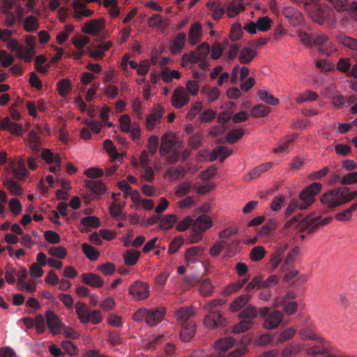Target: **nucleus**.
<instances>
[{"mask_svg": "<svg viewBox=\"0 0 357 357\" xmlns=\"http://www.w3.org/2000/svg\"><path fill=\"white\" fill-rule=\"evenodd\" d=\"M332 217H327L321 220L320 215L312 217L311 215L303 218V213H300L289 220L284 225V229L291 227H296L300 231H307L311 234L315 232L320 226H324L330 223Z\"/></svg>", "mask_w": 357, "mask_h": 357, "instance_id": "1", "label": "nucleus"}, {"mask_svg": "<svg viewBox=\"0 0 357 357\" xmlns=\"http://www.w3.org/2000/svg\"><path fill=\"white\" fill-rule=\"evenodd\" d=\"M243 0H233L227 6V13L229 17H234L237 15L243 8Z\"/></svg>", "mask_w": 357, "mask_h": 357, "instance_id": "31", "label": "nucleus"}, {"mask_svg": "<svg viewBox=\"0 0 357 357\" xmlns=\"http://www.w3.org/2000/svg\"><path fill=\"white\" fill-rule=\"evenodd\" d=\"M105 27V20L102 17L89 20L82 28V31L84 33L91 35H97L99 31Z\"/></svg>", "mask_w": 357, "mask_h": 357, "instance_id": "12", "label": "nucleus"}, {"mask_svg": "<svg viewBox=\"0 0 357 357\" xmlns=\"http://www.w3.org/2000/svg\"><path fill=\"white\" fill-rule=\"evenodd\" d=\"M48 254L59 259H64L67 255V250L62 246H54L49 248Z\"/></svg>", "mask_w": 357, "mask_h": 357, "instance_id": "50", "label": "nucleus"}, {"mask_svg": "<svg viewBox=\"0 0 357 357\" xmlns=\"http://www.w3.org/2000/svg\"><path fill=\"white\" fill-rule=\"evenodd\" d=\"M16 274V268L11 264H7L5 266V279L10 284H14L16 282L14 275Z\"/></svg>", "mask_w": 357, "mask_h": 357, "instance_id": "46", "label": "nucleus"}, {"mask_svg": "<svg viewBox=\"0 0 357 357\" xmlns=\"http://www.w3.org/2000/svg\"><path fill=\"white\" fill-rule=\"evenodd\" d=\"M186 41V34L184 32H180L172 40V44L169 46V50L173 54H177L180 53Z\"/></svg>", "mask_w": 357, "mask_h": 357, "instance_id": "18", "label": "nucleus"}, {"mask_svg": "<svg viewBox=\"0 0 357 357\" xmlns=\"http://www.w3.org/2000/svg\"><path fill=\"white\" fill-rule=\"evenodd\" d=\"M266 251L262 246L258 245L253 248L250 253V258L253 261H259L265 256Z\"/></svg>", "mask_w": 357, "mask_h": 357, "instance_id": "44", "label": "nucleus"}, {"mask_svg": "<svg viewBox=\"0 0 357 357\" xmlns=\"http://www.w3.org/2000/svg\"><path fill=\"white\" fill-rule=\"evenodd\" d=\"M205 248L202 245L193 246L185 250V258L188 262L194 263L197 260V257L204 255Z\"/></svg>", "mask_w": 357, "mask_h": 357, "instance_id": "26", "label": "nucleus"}, {"mask_svg": "<svg viewBox=\"0 0 357 357\" xmlns=\"http://www.w3.org/2000/svg\"><path fill=\"white\" fill-rule=\"evenodd\" d=\"M202 31V26L199 22H196L191 25L188 33V40L190 45H195L200 41Z\"/></svg>", "mask_w": 357, "mask_h": 357, "instance_id": "19", "label": "nucleus"}, {"mask_svg": "<svg viewBox=\"0 0 357 357\" xmlns=\"http://www.w3.org/2000/svg\"><path fill=\"white\" fill-rule=\"evenodd\" d=\"M257 95L262 101L267 104L271 105H277L279 104V100L269 93L266 90H259Z\"/></svg>", "mask_w": 357, "mask_h": 357, "instance_id": "35", "label": "nucleus"}, {"mask_svg": "<svg viewBox=\"0 0 357 357\" xmlns=\"http://www.w3.org/2000/svg\"><path fill=\"white\" fill-rule=\"evenodd\" d=\"M298 36L300 40L305 46L308 47H313V33L310 34L305 31H299Z\"/></svg>", "mask_w": 357, "mask_h": 357, "instance_id": "59", "label": "nucleus"}, {"mask_svg": "<svg viewBox=\"0 0 357 357\" xmlns=\"http://www.w3.org/2000/svg\"><path fill=\"white\" fill-rule=\"evenodd\" d=\"M224 47H222L219 43H215L213 45L211 48V57L213 59H218L222 56L225 47L228 45V41L227 40L224 41Z\"/></svg>", "mask_w": 357, "mask_h": 357, "instance_id": "55", "label": "nucleus"}, {"mask_svg": "<svg viewBox=\"0 0 357 357\" xmlns=\"http://www.w3.org/2000/svg\"><path fill=\"white\" fill-rule=\"evenodd\" d=\"M162 80L166 83H170L174 78L179 79L180 73L176 70H171L168 68L164 70L160 74Z\"/></svg>", "mask_w": 357, "mask_h": 357, "instance_id": "45", "label": "nucleus"}, {"mask_svg": "<svg viewBox=\"0 0 357 357\" xmlns=\"http://www.w3.org/2000/svg\"><path fill=\"white\" fill-rule=\"evenodd\" d=\"M315 1L316 0H308L305 2L304 5L306 8L312 6L314 9V13L312 14V20L319 24H322L327 18L329 10L327 8L312 5Z\"/></svg>", "mask_w": 357, "mask_h": 357, "instance_id": "11", "label": "nucleus"}, {"mask_svg": "<svg viewBox=\"0 0 357 357\" xmlns=\"http://www.w3.org/2000/svg\"><path fill=\"white\" fill-rule=\"evenodd\" d=\"M4 185L13 195H20L22 193V188L13 180L6 181Z\"/></svg>", "mask_w": 357, "mask_h": 357, "instance_id": "47", "label": "nucleus"}, {"mask_svg": "<svg viewBox=\"0 0 357 357\" xmlns=\"http://www.w3.org/2000/svg\"><path fill=\"white\" fill-rule=\"evenodd\" d=\"M256 55V52L249 47H245L239 53L238 60L242 64H248L252 61Z\"/></svg>", "mask_w": 357, "mask_h": 357, "instance_id": "28", "label": "nucleus"}, {"mask_svg": "<svg viewBox=\"0 0 357 357\" xmlns=\"http://www.w3.org/2000/svg\"><path fill=\"white\" fill-rule=\"evenodd\" d=\"M250 299L248 294H243L234 299L230 304L229 309L231 312H236L245 307Z\"/></svg>", "mask_w": 357, "mask_h": 357, "instance_id": "25", "label": "nucleus"}, {"mask_svg": "<svg viewBox=\"0 0 357 357\" xmlns=\"http://www.w3.org/2000/svg\"><path fill=\"white\" fill-rule=\"evenodd\" d=\"M44 236L46 241L52 244L59 243L61 240L59 234L52 230L45 231L44 232Z\"/></svg>", "mask_w": 357, "mask_h": 357, "instance_id": "64", "label": "nucleus"}, {"mask_svg": "<svg viewBox=\"0 0 357 357\" xmlns=\"http://www.w3.org/2000/svg\"><path fill=\"white\" fill-rule=\"evenodd\" d=\"M321 188V183L314 182L301 191L298 199L301 200V209H306L313 204L315 195L319 192Z\"/></svg>", "mask_w": 357, "mask_h": 357, "instance_id": "3", "label": "nucleus"}, {"mask_svg": "<svg viewBox=\"0 0 357 357\" xmlns=\"http://www.w3.org/2000/svg\"><path fill=\"white\" fill-rule=\"evenodd\" d=\"M212 226L211 218L205 214L199 215L194 222L192 228L195 231L203 233Z\"/></svg>", "mask_w": 357, "mask_h": 357, "instance_id": "17", "label": "nucleus"}, {"mask_svg": "<svg viewBox=\"0 0 357 357\" xmlns=\"http://www.w3.org/2000/svg\"><path fill=\"white\" fill-rule=\"evenodd\" d=\"M235 344V339L233 337H226L220 338L215 342V349L225 353L233 347Z\"/></svg>", "mask_w": 357, "mask_h": 357, "instance_id": "27", "label": "nucleus"}, {"mask_svg": "<svg viewBox=\"0 0 357 357\" xmlns=\"http://www.w3.org/2000/svg\"><path fill=\"white\" fill-rule=\"evenodd\" d=\"M226 245L227 241L225 240L216 241L210 248L209 253L211 256L213 257L218 256Z\"/></svg>", "mask_w": 357, "mask_h": 357, "instance_id": "53", "label": "nucleus"}, {"mask_svg": "<svg viewBox=\"0 0 357 357\" xmlns=\"http://www.w3.org/2000/svg\"><path fill=\"white\" fill-rule=\"evenodd\" d=\"M251 325L250 321L241 319L239 323L232 326L231 331L235 334H239L249 330Z\"/></svg>", "mask_w": 357, "mask_h": 357, "instance_id": "51", "label": "nucleus"}, {"mask_svg": "<svg viewBox=\"0 0 357 357\" xmlns=\"http://www.w3.org/2000/svg\"><path fill=\"white\" fill-rule=\"evenodd\" d=\"M272 167L271 162H267L264 164H261L258 167L254 168L250 173V177L252 178H255L259 177L263 172H266Z\"/></svg>", "mask_w": 357, "mask_h": 357, "instance_id": "52", "label": "nucleus"}, {"mask_svg": "<svg viewBox=\"0 0 357 357\" xmlns=\"http://www.w3.org/2000/svg\"><path fill=\"white\" fill-rule=\"evenodd\" d=\"M262 277L261 275L255 276L252 280L247 284L245 288V294H248L255 289H260L262 287L261 285Z\"/></svg>", "mask_w": 357, "mask_h": 357, "instance_id": "54", "label": "nucleus"}, {"mask_svg": "<svg viewBox=\"0 0 357 357\" xmlns=\"http://www.w3.org/2000/svg\"><path fill=\"white\" fill-rule=\"evenodd\" d=\"M270 112V109L268 106L259 104L256 105L250 111V114L255 118L264 117Z\"/></svg>", "mask_w": 357, "mask_h": 357, "instance_id": "34", "label": "nucleus"}, {"mask_svg": "<svg viewBox=\"0 0 357 357\" xmlns=\"http://www.w3.org/2000/svg\"><path fill=\"white\" fill-rule=\"evenodd\" d=\"M277 227L278 221L275 219L270 218L257 230V234L260 236L269 235L273 231L276 229Z\"/></svg>", "mask_w": 357, "mask_h": 357, "instance_id": "29", "label": "nucleus"}, {"mask_svg": "<svg viewBox=\"0 0 357 357\" xmlns=\"http://www.w3.org/2000/svg\"><path fill=\"white\" fill-rule=\"evenodd\" d=\"M176 222V216L174 214L166 215L160 222V228L164 230L172 228Z\"/></svg>", "mask_w": 357, "mask_h": 357, "instance_id": "39", "label": "nucleus"}, {"mask_svg": "<svg viewBox=\"0 0 357 357\" xmlns=\"http://www.w3.org/2000/svg\"><path fill=\"white\" fill-rule=\"evenodd\" d=\"M82 282L93 287L99 288L103 286V280L94 273H83L81 275Z\"/></svg>", "mask_w": 357, "mask_h": 357, "instance_id": "23", "label": "nucleus"}, {"mask_svg": "<svg viewBox=\"0 0 357 357\" xmlns=\"http://www.w3.org/2000/svg\"><path fill=\"white\" fill-rule=\"evenodd\" d=\"M57 91L61 96L65 97L71 89V84L69 79H63L56 83Z\"/></svg>", "mask_w": 357, "mask_h": 357, "instance_id": "36", "label": "nucleus"}, {"mask_svg": "<svg viewBox=\"0 0 357 357\" xmlns=\"http://www.w3.org/2000/svg\"><path fill=\"white\" fill-rule=\"evenodd\" d=\"M357 183V172L346 174L340 179L342 185H352Z\"/></svg>", "mask_w": 357, "mask_h": 357, "instance_id": "57", "label": "nucleus"}, {"mask_svg": "<svg viewBox=\"0 0 357 357\" xmlns=\"http://www.w3.org/2000/svg\"><path fill=\"white\" fill-rule=\"evenodd\" d=\"M195 313V307L192 306L182 307L176 311L174 316L177 321L183 324L188 322L189 319Z\"/></svg>", "mask_w": 357, "mask_h": 357, "instance_id": "20", "label": "nucleus"}, {"mask_svg": "<svg viewBox=\"0 0 357 357\" xmlns=\"http://www.w3.org/2000/svg\"><path fill=\"white\" fill-rule=\"evenodd\" d=\"M9 209L14 215H18L22 212V206L19 199L13 198L9 202Z\"/></svg>", "mask_w": 357, "mask_h": 357, "instance_id": "62", "label": "nucleus"}, {"mask_svg": "<svg viewBox=\"0 0 357 357\" xmlns=\"http://www.w3.org/2000/svg\"><path fill=\"white\" fill-rule=\"evenodd\" d=\"M190 97L183 87L179 86L175 89L172 96V105L176 109H180L188 104Z\"/></svg>", "mask_w": 357, "mask_h": 357, "instance_id": "10", "label": "nucleus"}, {"mask_svg": "<svg viewBox=\"0 0 357 357\" xmlns=\"http://www.w3.org/2000/svg\"><path fill=\"white\" fill-rule=\"evenodd\" d=\"M213 289V286L211 282V280L209 279H204L200 287V293L204 296H209Z\"/></svg>", "mask_w": 357, "mask_h": 357, "instance_id": "56", "label": "nucleus"}, {"mask_svg": "<svg viewBox=\"0 0 357 357\" xmlns=\"http://www.w3.org/2000/svg\"><path fill=\"white\" fill-rule=\"evenodd\" d=\"M228 321L220 311H210L204 319V324L208 328H222L227 326Z\"/></svg>", "mask_w": 357, "mask_h": 357, "instance_id": "5", "label": "nucleus"}, {"mask_svg": "<svg viewBox=\"0 0 357 357\" xmlns=\"http://www.w3.org/2000/svg\"><path fill=\"white\" fill-rule=\"evenodd\" d=\"M13 174L17 179L22 180L28 176L29 172L21 161L18 162L17 167L13 168Z\"/></svg>", "mask_w": 357, "mask_h": 357, "instance_id": "42", "label": "nucleus"}, {"mask_svg": "<svg viewBox=\"0 0 357 357\" xmlns=\"http://www.w3.org/2000/svg\"><path fill=\"white\" fill-rule=\"evenodd\" d=\"M39 28L37 18L33 15H29L24 22V29L27 32H33Z\"/></svg>", "mask_w": 357, "mask_h": 357, "instance_id": "33", "label": "nucleus"}, {"mask_svg": "<svg viewBox=\"0 0 357 357\" xmlns=\"http://www.w3.org/2000/svg\"><path fill=\"white\" fill-rule=\"evenodd\" d=\"M177 142L172 133H165L161 138V145L159 152L160 155L164 156L170 153L172 149L176 146Z\"/></svg>", "mask_w": 357, "mask_h": 357, "instance_id": "13", "label": "nucleus"}, {"mask_svg": "<svg viewBox=\"0 0 357 357\" xmlns=\"http://www.w3.org/2000/svg\"><path fill=\"white\" fill-rule=\"evenodd\" d=\"M128 292L135 300H144L149 296V285L141 281H136L130 286Z\"/></svg>", "mask_w": 357, "mask_h": 357, "instance_id": "7", "label": "nucleus"}, {"mask_svg": "<svg viewBox=\"0 0 357 357\" xmlns=\"http://www.w3.org/2000/svg\"><path fill=\"white\" fill-rule=\"evenodd\" d=\"M302 347L299 344H289L286 345L285 348L282 351L283 357H289L296 355L301 352Z\"/></svg>", "mask_w": 357, "mask_h": 357, "instance_id": "37", "label": "nucleus"}, {"mask_svg": "<svg viewBox=\"0 0 357 357\" xmlns=\"http://www.w3.org/2000/svg\"><path fill=\"white\" fill-rule=\"evenodd\" d=\"M75 312L82 323L86 324L90 321L91 313L86 304L77 302L75 305Z\"/></svg>", "mask_w": 357, "mask_h": 357, "instance_id": "22", "label": "nucleus"}, {"mask_svg": "<svg viewBox=\"0 0 357 357\" xmlns=\"http://www.w3.org/2000/svg\"><path fill=\"white\" fill-rule=\"evenodd\" d=\"M300 335L302 340H316L318 342H323L324 340L319 336L317 335L314 331L310 328H304L301 330Z\"/></svg>", "mask_w": 357, "mask_h": 357, "instance_id": "41", "label": "nucleus"}, {"mask_svg": "<svg viewBox=\"0 0 357 357\" xmlns=\"http://www.w3.org/2000/svg\"><path fill=\"white\" fill-rule=\"evenodd\" d=\"M158 144L159 139L156 135L149 137L146 146L151 155H154L156 153Z\"/></svg>", "mask_w": 357, "mask_h": 357, "instance_id": "63", "label": "nucleus"}, {"mask_svg": "<svg viewBox=\"0 0 357 357\" xmlns=\"http://www.w3.org/2000/svg\"><path fill=\"white\" fill-rule=\"evenodd\" d=\"M34 326L38 334H42L45 331L46 326L45 318L42 314H38L34 319Z\"/></svg>", "mask_w": 357, "mask_h": 357, "instance_id": "61", "label": "nucleus"}, {"mask_svg": "<svg viewBox=\"0 0 357 357\" xmlns=\"http://www.w3.org/2000/svg\"><path fill=\"white\" fill-rule=\"evenodd\" d=\"M210 52V46L207 43H202L197 46L196 51L185 53L182 56V65L185 66L188 63H197L200 59H207Z\"/></svg>", "mask_w": 357, "mask_h": 357, "instance_id": "4", "label": "nucleus"}, {"mask_svg": "<svg viewBox=\"0 0 357 357\" xmlns=\"http://www.w3.org/2000/svg\"><path fill=\"white\" fill-rule=\"evenodd\" d=\"M301 206L302 204H301V200L292 199L285 210V218L290 216L292 213L296 212V209L298 208L302 210Z\"/></svg>", "mask_w": 357, "mask_h": 357, "instance_id": "58", "label": "nucleus"}, {"mask_svg": "<svg viewBox=\"0 0 357 357\" xmlns=\"http://www.w3.org/2000/svg\"><path fill=\"white\" fill-rule=\"evenodd\" d=\"M296 331L293 328H289L282 331L276 340L277 344H280L291 340L295 335Z\"/></svg>", "mask_w": 357, "mask_h": 357, "instance_id": "49", "label": "nucleus"}, {"mask_svg": "<svg viewBox=\"0 0 357 357\" xmlns=\"http://www.w3.org/2000/svg\"><path fill=\"white\" fill-rule=\"evenodd\" d=\"M80 222L84 227L98 228L100 226V219L94 215L84 217Z\"/></svg>", "mask_w": 357, "mask_h": 357, "instance_id": "40", "label": "nucleus"}, {"mask_svg": "<svg viewBox=\"0 0 357 357\" xmlns=\"http://www.w3.org/2000/svg\"><path fill=\"white\" fill-rule=\"evenodd\" d=\"M245 132V130L241 128L233 129L227 134V141L230 144H234L243 137Z\"/></svg>", "mask_w": 357, "mask_h": 357, "instance_id": "38", "label": "nucleus"}, {"mask_svg": "<svg viewBox=\"0 0 357 357\" xmlns=\"http://www.w3.org/2000/svg\"><path fill=\"white\" fill-rule=\"evenodd\" d=\"M140 257V252L134 250H128L123 256L124 262L127 266H134Z\"/></svg>", "mask_w": 357, "mask_h": 357, "instance_id": "30", "label": "nucleus"}, {"mask_svg": "<svg viewBox=\"0 0 357 357\" xmlns=\"http://www.w3.org/2000/svg\"><path fill=\"white\" fill-rule=\"evenodd\" d=\"M82 249L86 257L91 261L97 260L100 255L99 252L87 243H84L82 245Z\"/></svg>", "mask_w": 357, "mask_h": 357, "instance_id": "32", "label": "nucleus"}, {"mask_svg": "<svg viewBox=\"0 0 357 357\" xmlns=\"http://www.w3.org/2000/svg\"><path fill=\"white\" fill-rule=\"evenodd\" d=\"M283 314L279 310L271 312L265 319L263 326L266 330H271L278 327L282 321Z\"/></svg>", "mask_w": 357, "mask_h": 357, "instance_id": "15", "label": "nucleus"}, {"mask_svg": "<svg viewBox=\"0 0 357 357\" xmlns=\"http://www.w3.org/2000/svg\"><path fill=\"white\" fill-rule=\"evenodd\" d=\"M163 108L158 106L155 107L151 114H149L146 119V126L147 130H152L157 123L160 122V120L162 117Z\"/></svg>", "mask_w": 357, "mask_h": 357, "instance_id": "16", "label": "nucleus"}, {"mask_svg": "<svg viewBox=\"0 0 357 357\" xmlns=\"http://www.w3.org/2000/svg\"><path fill=\"white\" fill-rule=\"evenodd\" d=\"M47 326L52 335L55 336L61 333L63 324L59 317L52 310H48L45 313Z\"/></svg>", "mask_w": 357, "mask_h": 357, "instance_id": "6", "label": "nucleus"}, {"mask_svg": "<svg viewBox=\"0 0 357 357\" xmlns=\"http://www.w3.org/2000/svg\"><path fill=\"white\" fill-rule=\"evenodd\" d=\"M243 35V28L239 22L233 24L230 31V39L232 41H236L241 38Z\"/></svg>", "mask_w": 357, "mask_h": 357, "instance_id": "48", "label": "nucleus"}, {"mask_svg": "<svg viewBox=\"0 0 357 357\" xmlns=\"http://www.w3.org/2000/svg\"><path fill=\"white\" fill-rule=\"evenodd\" d=\"M86 186L90 189L91 195L89 198L84 197L85 202H89L91 199H98L101 195L106 191V187L104 183L100 180H89L86 182Z\"/></svg>", "mask_w": 357, "mask_h": 357, "instance_id": "9", "label": "nucleus"}, {"mask_svg": "<svg viewBox=\"0 0 357 357\" xmlns=\"http://www.w3.org/2000/svg\"><path fill=\"white\" fill-rule=\"evenodd\" d=\"M258 315V310L256 307L252 305H247L238 314L241 319L250 321L252 324L253 320Z\"/></svg>", "mask_w": 357, "mask_h": 357, "instance_id": "24", "label": "nucleus"}, {"mask_svg": "<svg viewBox=\"0 0 357 357\" xmlns=\"http://www.w3.org/2000/svg\"><path fill=\"white\" fill-rule=\"evenodd\" d=\"M283 15L289 19L300 20L302 17L301 13L292 7H287L283 9Z\"/></svg>", "mask_w": 357, "mask_h": 357, "instance_id": "60", "label": "nucleus"}, {"mask_svg": "<svg viewBox=\"0 0 357 357\" xmlns=\"http://www.w3.org/2000/svg\"><path fill=\"white\" fill-rule=\"evenodd\" d=\"M338 40L345 47L352 50L357 51V40L347 36H340L337 38Z\"/></svg>", "mask_w": 357, "mask_h": 357, "instance_id": "43", "label": "nucleus"}, {"mask_svg": "<svg viewBox=\"0 0 357 357\" xmlns=\"http://www.w3.org/2000/svg\"><path fill=\"white\" fill-rule=\"evenodd\" d=\"M196 324L190 321L184 324L180 333L181 339L183 342H189L193 337L195 332Z\"/></svg>", "mask_w": 357, "mask_h": 357, "instance_id": "21", "label": "nucleus"}, {"mask_svg": "<svg viewBox=\"0 0 357 357\" xmlns=\"http://www.w3.org/2000/svg\"><path fill=\"white\" fill-rule=\"evenodd\" d=\"M357 197V191L349 192L347 187L337 188L321 197V202L328 208H333L347 204Z\"/></svg>", "mask_w": 357, "mask_h": 357, "instance_id": "2", "label": "nucleus"}, {"mask_svg": "<svg viewBox=\"0 0 357 357\" xmlns=\"http://www.w3.org/2000/svg\"><path fill=\"white\" fill-rule=\"evenodd\" d=\"M146 323L149 326H154L162 320L165 315V310L163 308H156L149 310L146 309Z\"/></svg>", "mask_w": 357, "mask_h": 357, "instance_id": "14", "label": "nucleus"}, {"mask_svg": "<svg viewBox=\"0 0 357 357\" xmlns=\"http://www.w3.org/2000/svg\"><path fill=\"white\" fill-rule=\"evenodd\" d=\"M329 40L328 36L323 33H313V46H315L319 52L330 56L333 52V48L327 45Z\"/></svg>", "mask_w": 357, "mask_h": 357, "instance_id": "8", "label": "nucleus"}]
</instances>
